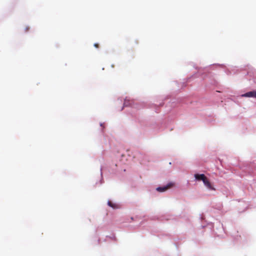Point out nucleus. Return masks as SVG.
<instances>
[{
	"mask_svg": "<svg viewBox=\"0 0 256 256\" xmlns=\"http://www.w3.org/2000/svg\"><path fill=\"white\" fill-rule=\"evenodd\" d=\"M174 186V184L172 182L168 183L166 186H160L156 188L157 191L159 192H164L168 190V189L172 188Z\"/></svg>",
	"mask_w": 256,
	"mask_h": 256,
	"instance_id": "1",
	"label": "nucleus"
},
{
	"mask_svg": "<svg viewBox=\"0 0 256 256\" xmlns=\"http://www.w3.org/2000/svg\"><path fill=\"white\" fill-rule=\"evenodd\" d=\"M94 46L96 48H98L99 47V44H94Z\"/></svg>",
	"mask_w": 256,
	"mask_h": 256,
	"instance_id": "8",
	"label": "nucleus"
},
{
	"mask_svg": "<svg viewBox=\"0 0 256 256\" xmlns=\"http://www.w3.org/2000/svg\"><path fill=\"white\" fill-rule=\"evenodd\" d=\"M242 96L244 97H252L256 98V90L251 91L242 95Z\"/></svg>",
	"mask_w": 256,
	"mask_h": 256,
	"instance_id": "3",
	"label": "nucleus"
},
{
	"mask_svg": "<svg viewBox=\"0 0 256 256\" xmlns=\"http://www.w3.org/2000/svg\"><path fill=\"white\" fill-rule=\"evenodd\" d=\"M30 29V28L29 26H26L24 29V32H28Z\"/></svg>",
	"mask_w": 256,
	"mask_h": 256,
	"instance_id": "6",
	"label": "nucleus"
},
{
	"mask_svg": "<svg viewBox=\"0 0 256 256\" xmlns=\"http://www.w3.org/2000/svg\"><path fill=\"white\" fill-rule=\"evenodd\" d=\"M108 204L110 206L112 207L114 209L118 208V206L116 204H114L111 201H108Z\"/></svg>",
	"mask_w": 256,
	"mask_h": 256,
	"instance_id": "5",
	"label": "nucleus"
},
{
	"mask_svg": "<svg viewBox=\"0 0 256 256\" xmlns=\"http://www.w3.org/2000/svg\"><path fill=\"white\" fill-rule=\"evenodd\" d=\"M124 104V106H128V104H127V100H125Z\"/></svg>",
	"mask_w": 256,
	"mask_h": 256,
	"instance_id": "7",
	"label": "nucleus"
},
{
	"mask_svg": "<svg viewBox=\"0 0 256 256\" xmlns=\"http://www.w3.org/2000/svg\"><path fill=\"white\" fill-rule=\"evenodd\" d=\"M194 178L196 180H202V182L206 178L204 174H195Z\"/></svg>",
	"mask_w": 256,
	"mask_h": 256,
	"instance_id": "4",
	"label": "nucleus"
},
{
	"mask_svg": "<svg viewBox=\"0 0 256 256\" xmlns=\"http://www.w3.org/2000/svg\"><path fill=\"white\" fill-rule=\"evenodd\" d=\"M204 184L208 188L211 190H215V188L212 186L211 183L210 182L208 178H206L203 182Z\"/></svg>",
	"mask_w": 256,
	"mask_h": 256,
	"instance_id": "2",
	"label": "nucleus"
}]
</instances>
